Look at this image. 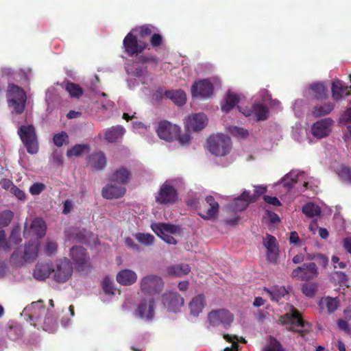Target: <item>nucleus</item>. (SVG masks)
<instances>
[{"label": "nucleus", "instance_id": "nucleus-59", "mask_svg": "<svg viewBox=\"0 0 351 351\" xmlns=\"http://www.w3.org/2000/svg\"><path fill=\"white\" fill-rule=\"evenodd\" d=\"M304 104V101L302 99H297L295 101L293 105V110L296 117H299L302 114Z\"/></svg>", "mask_w": 351, "mask_h": 351}, {"label": "nucleus", "instance_id": "nucleus-48", "mask_svg": "<svg viewBox=\"0 0 351 351\" xmlns=\"http://www.w3.org/2000/svg\"><path fill=\"white\" fill-rule=\"evenodd\" d=\"M88 149L89 146L88 145L77 144L74 145L70 149H68L66 152V155L68 157L80 156L85 151H88Z\"/></svg>", "mask_w": 351, "mask_h": 351}, {"label": "nucleus", "instance_id": "nucleus-32", "mask_svg": "<svg viewBox=\"0 0 351 351\" xmlns=\"http://www.w3.org/2000/svg\"><path fill=\"white\" fill-rule=\"evenodd\" d=\"M125 130L123 126L117 125L109 128L104 132L105 139L109 143H113L121 139Z\"/></svg>", "mask_w": 351, "mask_h": 351}, {"label": "nucleus", "instance_id": "nucleus-33", "mask_svg": "<svg viewBox=\"0 0 351 351\" xmlns=\"http://www.w3.org/2000/svg\"><path fill=\"white\" fill-rule=\"evenodd\" d=\"M88 232L86 230H79L75 228H70L65 232V235L69 240H76L83 243H88L86 236Z\"/></svg>", "mask_w": 351, "mask_h": 351}, {"label": "nucleus", "instance_id": "nucleus-60", "mask_svg": "<svg viewBox=\"0 0 351 351\" xmlns=\"http://www.w3.org/2000/svg\"><path fill=\"white\" fill-rule=\"evenodd\" d=\"M338 123L340 125L346 124V123H351V108H347L346 110L343 112L339 118Z\"/></svg>", "mask_w": 351, "mask_h": 351}, {"label": "nucleus", "instance_id": "nucleus-52", "mask_svg": "<svg viewBox=\"0 0 351 351\" xmlns=\"http://www.w3.org/2000/svg\"><path fill=\"white\" fill-rule=\"evenodd\" d=\"M66 90L71 97H80L83 94L81 87L74 83H68L66 85Z\"/></svg>", "mask_w": 351, "mask_h": 351}, {"label": "nucleus", "instance_id": "nucleus-51", "mask_svg": "<svg viewBox=\"0 0 351 351\" xmlns=\"http://www.w3.org/2000/svg\"><path fill=\"white\" fill-rule=\"evenodd\" d=\"M263 351H282V347L276 339L270 337Z\"/></svg>", "mask_w": 351, "mask_h": 351}, {"label": "nucleus", "instance_id": "nucleus-62", "mask_svg": "<svg viewBox=\"0 0 351 351\" xmlns=\"http://www.w3.org/2000/svg\"><path fill=\"white\" fill-rule=\"evenodd\" d=\"M10 192L19 199L24 200L25 199V193L22 190L17 188L16 186L10 188Z\"/></svg>", "mask_w": 351, "mask_h": 351}, {"label": "nucleus", "instance_id": "nucleus-19", "mask_svg": "<svg viewBox=\"0 0 351 351\" xmlns=\"http://www.w3.org/2000/svg\"><path fill=\"white\" fill-rule=\"evenodd\" d=\"M302 182L303 186L308 189L309 186L308 178L306 174L298 170H292L289 173L286 174L282 179V184L288 190L290 189L294 184Z\"/></svg>", "mask_w": 351, "mask_h": 351}, {"label": "nucleus", "instance_id": "nucleus-26", "mask_svg": "<svg viewBox=\"0 0 351 351\" xmlns=\"http://www.w3.org/2000/svg\"><path fill=\"white\" fill-rule=\"evenodd\" d=\"M204 206H208L206 210H202L199 215L202 218L206 220L215 219L219 212V204L215 201L213 196H207L205 199Z\"/></svg>", "mask_w": 351, "mask_h": 351}, {"label": "nucleus", "instance_id": "nucleus-16", "mask_svg": "<svg viewBox=\"0 0 351 351\" xmlns=\"http://www.w3.org/2000/svg\"><path fill=\"white\" fill-rule=\"evenodd\" d=\"M162 302L169 311L174 313L180 311L184 304V298L175 291H167L163 293Z\"/></svg>", "mask_w": 351, "mask_h": 351}, {"label": "nucleus", "instance_id": "nucleus-42", "mask_svg": "<svg viewBox=\"0 0 351 351\" xmlns=\"http://www.w3.org/2000/svg\"><path fill=\"white\" fill-rule=\"evenodd\" d=\"M265 291L269 295L270 299L275 302H278L288 293L285 287H274L270 290L265 289Z\"/></svg>", "mask_w": 351, "mask_h": 351}, {"label": "nucleus", "instance_id": "nucleus-18", "mask_svg": "<svg viewBox=\"0 0 351 351\" xmlns=\"http://www.w3.org/2000/svg\"><path fill=\"white\" fill-rule=\"evenodd\" d=\"M333 123V120L330 118L320 119L311 126V134L318 139L327 137L332 131Z\"/></svg>", "mask_w": 351, "mask_h": 351}, {"label": "nucleus", "instance_id": "nucleus-37", "mask_svg": "<svg viewBox=\"0 0 351 351\" xmlns=\"http://www.w3.org/2000/svg\"><path fill=\"white\" fill-rule=\"evenodd\" d=\"M130 178V171L125 167H120L111 174L110 180L119 184H125L128 182Z\"/></svg>", "mask_w": 351, "mask_h": 351}, {"label": "nucleus", "instance_id": "nucleus-57", "mask_svg": "<svg viewBox=\"0 0 351 351\" xmlns=\"http://www.w3.org/2000/svg\"><path fill=\"white\" fill-rule=\"evenodd\" d=\"M45 188L46 186L43 183L35 182L29 187V191L32 195H37L41 193Z\"/></svg>", "mask_w": 351, "mask_h": 351}, {"label": "nucleus", "instance_id": "nucleus-49", "mask_svg": "<svg viewBox=\"0 0 351 351\" xmlns=\"http://www.w3.org/2000/svg\"><path fill=\"white\" fill-rule=\"evenodd\" d=\"M153 27L150 25H143L139 27L133 29L131 32L137 35L138 38L143 40L144 38L150 36L152 33Z\"/></svg>", "mask_w": 351, "mask_h": 351}, {"label": "nucleus", "instance_id": "nucleus-14", "mask_svg": "<svg viewBox=\"0 0 351 351\" xmlns=\"http://www.w3.org/2000/svg\"><path fill=\"white\" fill-rule=\"evenodd\" d=\"M156 303L154 298L149 297L141 300L135 310L136 317L145 322H152L155 316Z\"/></svg>", "mask_w": 351, "mask_h": 351}, {"label": "nucleus", "instance_id": "nucleus-43", "mask_svg": "<svg viewBox=\"0 0 351 351\" xmlns=\"http://www.w3.org/2000/svg\"><path fill=\"white\" fill-rule=\"evenodd\" d=\"M334 109V104L331 102L324 104L323 105L316 106L313 110V114L315 117L329 114Z\"/></svg>", "mask_w": 351, "mask_h": 351}, {"label": "nucleus", "instance_id": "nucleus-20", "mask_svg": "<svg viewBox=\"0 0 351 351\" xmlns=\"http://www.w3.org/2000/svg\"><path fill=\"white\" fill-rule=\"evenodd\" d=\"M208 123V118L204 113H195L188 116L184 120V127L189 132L202 130Z\"/></svg>", "mask_w": 351, "mask_h": 351}, {"label": "nucleus", "instance_id": "nucleus-64", "mask_svg": "<svg viewBox=\"0 0 351 351\" xmlns=\"http://www.w3.org/2000/svg\"><path fill=\"white\" fill-rule=\"evenodd\" d=\"M254 193L253 195H251L254 198V202L256 200L258 197H259L261 195H263L266 191V186L260 185V186H254Z\"/></svg>", "mask_w": 351, "mask_h": 351}, {"label": "nucleus", "instance_id": "nucleus-29", "mask_svg": "<svg viewBox=\"0 0 351 351\" xmlns=\"http://www.w3.org/2000/svg\"><path fill=\"white\" fill-rule=\"evenodd\" d=\"M206 306V299L203 294H198L194 296L189 303L190 314L194 317H197Z\"/></svg>", "mask_w": 351, "mask_h": 351}, {"label": "nucleus", "instance_id": "nucleus-39", "mask_svg": "<svg viewBox=\"0 0 351 351\" xmlns=\"http://www.w3.org/2000/svg\"><path fill=\"white\" fill-rule=\"evenodd\" d=\"M39 243L38 240H33L30 243H29L25 247V252L23 258L25 261H30L34 260L38 252Z\"/></svg>", "mask_w": 351, "mask_h": 351}, {"label": "nucleus", "instance_id": "nucleus-2", "mask_svg": "<svg viewBox=\"0 0 351 351\" xmlns=\"http://www.w3.org/2000/svg\"><path fill=\"white\" fill-rule=\"evenodd\" d=\"M278 323L285 326L289 330L298 332L302 337H304L311 330L309 323L304 322L298 311L292 306H289L284 315L279 317Z\"/></svg>", "mask_w": 351, "mask_h": 351}, {"label": "nucleus", "instance_id": "nucleus-15", "mask_svg": "<svg viewBox=\"0 0 351 351\" xmlns=\"http://www.w3.org/2000/svg\"><path fill=\"white\" fill-rule=\"evenodd\" d=\"M70 256L76 268L80 271H87L90 268L89 256L82 247H73L71 249Z\"/></svg>", "mask_w": 351, "mask_h": 351}, {"label": "nucleus", "instance_id": "nucleus-4", "mask_svg": "<svg viewBox=\"0 0 351 351\" xmlns=\"http://www.w3.org/2000/svg\"><path fill=\"white\" fill-rule=\"evenodd\" d=\"M180 184H182L180 179L169 180L165 182L156 195V201L165 205L174 203L178 197L176 187Z\"/></svg>", "mask_w": 351, "mask_h": 351}, {"label": "nucleus", "instance_id": "nucleus-17", "mask_svg": "<svg viewBox=\"0 0 351 351\" xmlns=\"http://www.w3.org/2000/svg\"><path fill=\"white\" fill-rule=\"evenodd\" d=\"M180 132L179 126L165 121L160 122L156 129L159 138L167 141H172L176 139Z\"/></svg>", "mask_w": 351, "mask_h": 351}, {"label": "nucleus", "instance_id": "nucleus-44", "mask_svg": "<svg viewBox=\"0 0 351 351\" xmlns=\"http://www.w3.org/2000/svg\"><path fill=\"white\" fill-rule=\"evenodd\" d=\"M302 213L307 217H314L319 216L320 215L321 208H319V206L312 202H308L303 206Z\"/></svg>", "mask_w": 351, "mask_h": 351}, {"label": "nucleus", "instance_id": "nucleus-31", "mask_svg": "<svg viewBox=\"0 0 351 351\" xmlns=\"http://www.w3.org/2000/svg\"><path fill=\"white\" fill-rule=\"evenodd\" d=\"M106 165V158L103 152L93 153L88 157V165L97 170L102 169Z\"/></svg>", "mask_w": 351, "mask_h": 351}, {"label": "nucleus", "instance_id": "nucleus-5", "mask_svg": "<svg viewBox=\"0 0 351 351\" xmlns=\"http://www.w3.org/2000/svg\"><path fill=\"white\" fill-rule=\"evenodd\" d=\"M7 97L12 113L21 114L25 109L27 99L24 90L18 86L10 84Z\"/></svg>", "mask_w": 351, "mask_h": 351}, {"label": "nucleus", "instance_id": "nucleus-53", "mask_svg": "<svg viewBox=\"0 0 351 351\" xmlns=\"http://www.w3.org/2000/svg\"><path fill=\"white\" fill-rule=\"evenodd\" d=\"M13 217V213L10 210H4L0 213V227H5L10 224Z\"/></svg>", "mask_w": 351, "mask_h": 351}, {"label": "nucleus", "instance_id": "nucleus-13", "mask_svg": "<svg viewBox=\"0 0 351 351\" xmlns=\"http://www.w3.org/2000/svg\"><path fill=\"white\" fill-rule=\"evenodd\" d=\"M73 266L67 258L58 259L52 268L53 279L58 282H64L69 280L73 274Z\"/></svg>", "mask_w": 351, "mask_h": 351}, {"label": "nucleus", "instance_id": "nucleus-55", "mask_svg": "<svg viewBox=\"0 0 351 351\" xmlns=\"http://www.w3.org/2000/svg\"><path fill=\"white\" fill-rule=\"evenodd\" d=\"M228 130L233 136L239 138H244L248 135L247 130L241 128L232 126Z\"/></svg>", "mask_w": 351, "mask_h": 351}, {"label": "nucleus", "instance_id": "nucleus-21", "mask_svg": "<svg viewBox=\"0 0 351 351\" xmlns=\"http://www.w3.org/2000/svg\"><path fill=\"white\" fill-rule=\"evenodd\" d=\"M238 108L244 116L256 121L265 120L268 116V110L262 104H254L250 109L244 108L241 106H238Z\"/></svg>", "mask_w": 351, "mask_h": 351}, {"label": "nucleus", "instance_id": "nucleus-61", "mask_svg": "<svg viewBox=\"0 0 351 351\" xmlns=\"http://www.w3.org/2000/svg\"><path fill=\"white\" fill-rule=\"evenodd\" d=\"M57 248L58 245L56 242L49 240L46 243L45 251L47 254H52L57 251Z\"/></svg>", "mask_w": 351, "mask_h": 351}, {"label": "nucleus", "instance_id": "nucleus-41", "mask_svg": "<svg viewBox=\"0 0 351 351\" xmlns=\"http://www.w3.org/2000/svg\"><path fill=\"white\" fill-rule=\"evenodd\" d=\"M339 301L337 298L326 297L321 299L319 306L322 309L326 308L329 313H332L339 306Z\"/></svg>", "mask_w": 351, "mask_h": 351}, {"label": "nucleus", "instance_id": "nucleus-38", "mask_svg": "<svg viewBox=\"0 0 351 351\" xmlns=\"http://www.w3.org/2000/svg\"><path fill=\"white\" fill-rule=\"evenodd\" d=\"M52 272V267L48 263H38L34 271V277L39 280L48 278Z\"/></svg>", "mask_w": 351, "mask_h": 351}, {"label": "nucleus", "instance_id": "nucleus-63", "mask_svg": "<svg viewBox=\"0 0 351 351\" xmlns=\"http://www.w3.org/2000/svg\"><path fill=\"white\" fill-rule=\"evenodd\" d=\"M8 335L12 339L16 340L22 335V329L20 327L11 328Z\"/></svg>", "mask_w": 351, "mask_h": 351}, {"label": "nucleus", "instance_id": "nucleus-7", "mask_svg": "<svg viewBox=\"0 0 351 351\" xmlns=\"http://www.w3.org/2000/svg\"><path fill=\"white\" fill-rule=\"evenodd\" d=\"M165 287L162 278L157 274H149L143 276L139 281V287L142 293L155 295L159 294Z\"/></svg>", "mask_w": 351, "mask_h": 351}, {"label": "nucleus", "instance_id": "nucleus-50", "mask_svg": "<svg viewBox=\"0 0 351 351\" xmlns=\"http://www.w3.org/2000/svg\"><path fill=\"white\" fill-rule=\"evenodd\" d=\"M101 286L106 295L110 297L114 295L115 289L114 287V283L110 278H104L102 280Z\"/></svg>", "mask_w": 351, "mask_h": 351}, {"label": "nucleus", "instance_id": "nucleus-46", "mask_svg": "<svg viewBox=\"0 0 351 351\" xmlns=\"http://www.w3.org/2000/svg\"><path fill=\"white\" fill-rule=\"evenodd\" d=\"M336 173L343 182L351 184V169L350 168L339 165L336 169Z\"/></svg>", "mask_w": 351, "mask_h": 351}, {"label": "nucleus", "instance_id": "nucleus-54", "mask_svg": "<svg viewBox=\"0 0 351 351\" xmlns=\"http://www.w3.org/2000/svg\"><path fill=\"white\" fill-rule=\"evenodd\" d=\"M69 140V136L67 134L64 132H61L60 133L56 134L53 136V143L57 147H62L64 143H67Z\"/></svg>", "mask_w": 351, "mask_h": 351}, {"label": "nucleus", "instance_id": "nucleus-1", "mask_svg": "<svg viewBox=\"0 0 351 351\" xmlns=\"http://www.w3.org/2000/svg\"><path fill=\"white\" fill-rule=\"evenodd\" d=\"M21 315L28 317L31 324L40 326L49 332H54L58 328L56 319L52 311L45 308L42 300L34 302L26 306Z\"/></svg>", "mask_w": 351, "mask_h": 351}, {"label": "nucleus", "instance_id": "nucleus-47", "mask_svg": "<svg viewBox=\"0 0 351 351\" xmlns=\"http://www.w3.org/2000/svg\"><path fill=\"white\" fill-rule=\"evenodd\" d=\"M134 237L140 243L146 246L152 245L154 242V237L149 233L138 232Z\"/></svg>", "mask_w": 351, "mask_h": 351}, {"label": "nucleus", "instance_id": "nucleus-9", "mask_svg": "<svg viewBox=\"0 0 351 351\" xmlns=\"http://www.w3.org/2000/svg\"><path fill=\"white\" fill-rule=\"evenodd\" d=\"M18 134L27 152L31 154H36L38 151V143L34 126L22 125L19 128Z\"/></svg>", "mask_w": 351, "mask_h": 351}, {"label": "nucleus", "instance_id": "nucleus-56", "mask_svg": "<svg viewBox=\"0 0 351 351\" xmlns=\"http://www.w3.org/2000/svg\"><path fill=\"white\" fill-rule=\"evenodd\" d=\"M305 134V130L302 127L300 123H296L295 127L293 128V137L295 140L300 141L302 136Z\"/></svg>", "mask_w": 351, "mask_h": 351}, {"label": "nucleus", "instance_id": "nucleus-40", "mask_svg": "<svg viewBox=\"0 0 351 351\" xmlns=\"http://www.w3.org/2000/svg\"><path fill=\"white\" fill-rule=\"evenodd\" d=\"M165 96L178 106L184 104L186 101V95L182 90H167L165 92Z\"/></svg>", "mask_w": 351, "mask_h": 351}, {"label": "nucleus", "instance_id": "nucleus-3", "mask_svg": "<svg viewBox=\"0 0 351 351\" xmlns=\"http://www.w3.org/2000/svg\"><path fill=\"white\" fill-rule=\"evenodd\" d=\"M232 147L230 138L224 134H217L210 136L207 140L208 151L216 156H223L228 154Z\"/></svg>", "mask_w": 351, "mask_h": 351}, {"label": "nucleus", "instance_id": "nucleus-30", "mask_svg": "<svg viewBox=\"0 0 351 351\" xmlns=\"http://www.w3.org/2000/svg\"><path fill=\"white\" fill-rule=\"evenodd\" d=\"M125 193V187L114 184H108L104 187L102 195L106 199L119 198Z\"/></svg>", "mask_w": 351, "mask_h": 351}, {"label": "nucleus", "instance_id": "nucleus-23", "mask_svg": "<svg viewBox=\"0 0 351 351\" xmlns=\"http://www.w3.org/2000/svg\"><path fill=\"white\" fill-rule=\"evenodd\" d=\"M46 225L45 221L40 218L34 219L29 228L26 226L24 230V236L26 239L35 237L34 240H38L45 234Z\"/></svg>", "mask_w": 351, "mask_h": 351}, {"label": "nucleus", "instance_id": "nucleus-22", "mask_svg": "<svg viewBox=\"0 0 351 351\" xmlns=\"http://www.w3.org/2000/svg\"><path fill=\"white\" fill-rule=\"evenodd\" d=\"M263 244L266 249L267 260L271 263H276L279 255V247L276 237L271 234H266Z\"/></svg>", "mask_w": 351, "mask_h": 351}, {"label": "nucleus", "instance_id": "nucleus-28", "mask_svg": "<svg viewBox=\"0 0 351 351\" xmlns=\"http://www.w3.org/2000/svg\"><path fill=\"white\" fill-rule=\"evenodd\" d=\"M137 274L130 269H123L119 271L117 274V281L123 286H130L134 285L137 280Z\"/></svg>", "mask_w": 351, "mask_h": 351}, {"label": "nucleus", "instance_id": "nucleus-11", "mask_svg": "<svg viewBox=\"0 0 351 351\" xmlns=\"http://www.w3.org/2000/svg\"><path fill=\"white\" fill-rule=\"evenodd\" d=\"M125 53L130 56H137L147 48L148 44L138 38L134 32H129L123 41Z\"/></svg>", "mask_w": 351, "mask_h": 351}, {"label": "nucleus", "instance_id": "nucleus-12", "mask_svg": "<svg viewBox=\"0 0 351 351\" xmlns=\"http://www.w3.org/2000/svg\"><path fill=\"white\" fill-rule=\"evenodd\" d=\"M146 62H156V59L152 56H141L138 58V62H132L126 66V71L130 77H138L143 84H145L147 76V72L145 67L141 66L139 64Z\"/></svg>", "mask_w": 351, "mask_h": 351}, {"label": "nucleus", "instance_id": "nucleus-35", "mask_svg": "<svg viewBox=\"0 0 351 351\" xmlns=\"http://www.w3.org/2000/svg\"><path fill=\"white\" fill-rule=\"evenodd\" d=\"M240 101V97L238 95L232 92H228L221 104L222 112H229Z\"/></svg>", "mask_w": 351, "mask_h": 351}, {"label": "nucleus", "instance_id": "nucleus-34", "mask_svg": "<svg viewBox=\"0 0 351 351\" xmlns=\"http://www.w3.org/2000/svg\"><path fill=\"white\" fill-rule=\"evenodd\" d=\"M351 89L350 86H345L339 80H335L332 84V96L335 100L342 99L343 95L347 94Z\"/></svg>", "mask_w": 351, "mask_h": 351}, {"label": "nucleus", "instance_id": "nucleus-24", "mask_svg": "<svg viewBox=\"0 0 351 351\" xmlns=\"http://www.w3.org/2000/svg\"><path fill=\"white\" fill-rule=\"evenodd\" d=\"M292 277L302 280H308L315 278L317 275V267L314 263L304 264L294 269Z\"/></svg>", "mask_w": 351, "mask_h": 351}, {"label": "nucleus", "instance_id": "nucleus-27", "mask_svg": "<svg viewBox=\"0 0 351 351\" xmlns=\"http://www.w3.org/2000/svg\"><path fill=\"white\" fill-rule=\"evenodd\" d=\"M304 96L316 99H324L326 96V88L322 83H313L304 90Z\"/></svg>", "mask_w": 351, "mask_h": 351}, {"label": "nucleus", "instance_id": "nucleus-8", "mask_svg": "<svg viewBox=\"0 0 351 351\" xmlns=\"http://www.w3.org/2000/svg\"><path fill=\"white\" fill-rule=\"evenodd\" d=\"M152 230L165 242L170 245H175L177 243L173 235L180 233L178 226L170 223H158L151 225Z\"/></svg>", "mask_w": 351, "mask_h": 351}, {"label": "nucleus", "instance_id": "nucleus-6", "mask_svg": "<svg viewBox=\"0 0 351 351\" xmlns=\"http://www.w3.org/2000/svg\"><path fill=\"white\" fill-rule=\"evenodd\" d=\"M221 86L220 80L216 77L199 80L194 82L191 87V95L193 97H199L207 99L214 93V88Z\"/></svg>", "mask_w": 351, "mask_h": 351}, {"label": "nucleus", "instance_id": "nucleus-58", "mask_svg": "<svg viewBox=\"0 0 351 351\" xmlns=\"http://www.w3.org/2000/svg\"><path fill=\"white\" fill-rule=\"evenodd\" d=\"M317 291L315 284L305 283L302 287V292L308 297H312Z\"/></svg>", "mask_w": 351, "mask_h": 351}, {"label": "nucleus", "instance_id": "nucleus-25", "mask_svg": "<svg viewBox=\"0 0 351 351\" xmlns=\"http://www.w3.org/2000/svg\"><path fill=\"white\" fill-rule=\"evenodd\" d=\"M254 202V198L251 195L250 192L244 190L241 195L234 198L230 207L234 212L243 211L247 208L250 203Z\"/></svg>", "mask_w": 351, "mask_h": 351}, {"label": "nucleus", "instance_id": "nucleus-45", "mask_svg": "<svg viewBox=\"0 0 351 351\" xmlns=\"http://www.w3.org/2000/svg\"><path fill=\"white\" fill-rule=\"evenodd\" d=\"M223 339L228 341L232 342V346L230 348H226L224 351H239L240 349V346L239 345V342H242L245 343L246 341L243 337H239L238 336L234 335V337H231L229 335H224Z\"/></svg>", "mask_w": 351, "mask_h": 351}, {"label": "nucleus", "instance_id": "nucleus-10", "mask_svg": "<svg viewBox=\"0 0 351 351\" xmlns=\"http://www.w3.org/2000/svg\"><path fill=\"white\" fill-rule=\"evenodd\" d=\"M207 320L208 327H217L221 325L224 328H227L233 322L234 315L228 310L220 308L209 312Z\"/></svg>", "mask_w": 351, "mask_h": 351}, {"label": "nucleus", "instance_id": "nucleus-36", "mask_svg": "<svg viewBox=\"0 0 351 351\" xmlns=\"http://www.w3.org/2000/svg\"><path fill=\"white\" fill-rule=\"evenodd\" d=\"M191 271V268L187 264H178L171 265L167 267V274L168 276L173 277H182L187 275Z\"/></svg>", "mask_w": 351, "mask_h": 351}]
</instances>
